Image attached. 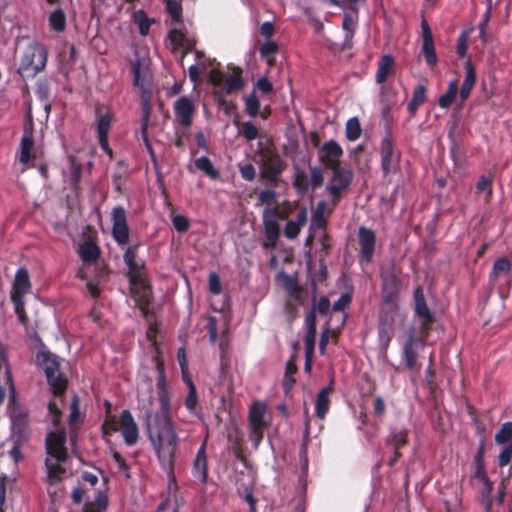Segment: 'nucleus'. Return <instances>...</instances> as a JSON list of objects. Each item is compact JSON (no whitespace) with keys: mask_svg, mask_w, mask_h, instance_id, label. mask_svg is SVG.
I'll list each match as a JSON object with an SVG mask.
<instances>
[{"mask_svg":"<svg viewBox=\"0 0 512 512\" xmlns=\"http://www.w3.org/2000/svg\"><path fill=\"white\" fill-rule=\"evenodd\" d=\"M279 46L276 42L267 41L263 43L260 47V55L262 58H268L269 56H274L278 52Z\"/></svg>","mask_w":512,"mask_h":512,"instance_id":"55","label":"nucleus"},{"mask_svg":"<svg viewBox=\"0 0 512 512\" xmlns=\"http://www.w3.org/2000/svg\"><path fill=\"white\" fill-rule=\"evenodd\" d=\"M457 92H458L457 81L456 80L451 81L449 83L447 91L443 95L440 96V98L438 100V105L443 109L449 108L451 106V104L453 103V101L457 95Z\"/></svg>","mask_w":512,"mask_h":512,"instance_id":"38","label":"nucleus"},{"mask_svg":"<svg viewBox=\"0 0 512 512\" xmlns=\"http://www.w3.org/2000/svg\"><path fill=\"white\" fill-rule=\"evenodd\" d=\"M307 222V209L301 207L297 212V219L295 221L288 220L284 227V236L287 239L293 240L300 234L301 228Z\"/></svg>","mask_w":512,"mask_h":512,"instance_id":"25","label":"nucleus"},{"mask_svg":"<svg viewBox=\"0 0 512 512\" xmlns=\"http://www.w3.org/2000/svg\"><path fill=\"white\" fill-rule=\"evenodd\" d=\"M77 252L85 264L96 263L101 254L100 247L91 239L85 240L81 243Z\"/></svg>","mask_w":512,"mask_h":512,"instance_id":"24","label":"nucleus"},{"mask_svg":"<svg viewBox=\"0 0 512 512\" xmlns=\"http://www.w3.org/2000/svg\"><path fill=\"white\" fill-rule=\"evenodd\" d=\"M242 68L233 67L232 73L225 81V92L230 94L235 91L241 90L245 85V80L242 76Z\"/></svg>","mask_w":512,"mask_h":512,"instance_id":"30","label":"nucleus"},{"mask_svg":"<svg viewBox=\"0 0 512 512\" xmlns=\"http://www.w3.org/2000/svg\"><path fill=\"white\" fill-rule=\"evenodd\" d=\"M398 275L399 271L394 263L381 267V292L384 305L393 306V304H397L401 287V280Z\"/></svg>","mask_w":512,"mask_h":512,"instance_id":"5","label":"nucleus"},{"mask_svg":"<svg viewBox=\"0 0 512 512\" xmlns=\"http://www.w3.org/2000/svg\"><path fill=\"white\" fill-rule=\"evenodd\" d=\"M511 271V262L506 257H500L493 263L489 279L495 282L500 276L508 275Z\"/></svg>","mask_w":512,"mask_h":512,"instance_id":"34","label":"nucleus"},{"mask_svg":"<svg viewBox=\"0 0 512 512\" xmlns=\"http://www.w3.org/2000/svg\"><path fill=\"white\" fill-rule=\"evenodd\" d=\"M358 244H359V263L368 264L372 261L375 246L376 234L375 232L365 226L358 229Z\"/></svg>","mask_w":512,"mask_h":512,"instance_id":"14","label":"nucleus"},{"mask_svg":"<svg viewBox=\"0 0 512 512\" xmlns=\"http://www.w3.org/2000/svg\"><path fill=\"white\" fill-rule=\"evenodd\" d=\"M333 391L332 385L322 388L316 398V416L324 419L330 408V394Z\"/></svg>","mask_w":512,"mask_h":512,"instance_id":"27","label":"nucleus"},{"mask_svg":"<svg viewBox=\"0 0 512 512\" xmlns=\"http://www.w3.org/2000/svg\"><path fill=\"white\" fill-rule=\"evenodd\" d=\"M394 66H395V61H394L393 56L390 54L383 55L378 62V67H377V72H376V77H375L376 82L378 84L384 83L387 80L388 76L392 73Z\"/></svg>","mask_w":512,"mask_h":512,"instance_id":"28","label":"nucleus"},{"mask_svg":"<svg viewBox=\"0 0 512 512\" xmlns=\"http://www.w3.org/2000/svg\"><path fill=\"white\" fill-rule=\"evenodd\" d=\"M173 225L178 232H186L190 227L188 218L184 215H176L173 217Z\"/></svg>","mask_w":512,"mask_h":512,"instance_id":"59","label":"nucleus"},{"mask_svg":"<svg viewBox=\"0 0 512 512\" xmlns=\"http://www.w3.org/2000/svg\"><path fill=\"white\" fill-rule=\"evenodd\" d=\"M332 178L327 186V191L332 197L333 206H337L341 200L342 194L350 187L353 181V172L350 169L338 166L330 169Z\"/></svg>","mask_w":512,"mask_h":512,"instance_id":"7","label":"nucleus"},{"mask_svg":"<svg viewBox=\"0 0 512 512\" xmlns=\"http://www.w3.org/2000/svg\"><path fill=\"white\" fill-rule=\"evenodd\" d=\"M138 247V244L129 246L123 254V260L128 267L130 283L141 288V293L138 296L139 302L147 306L150 304L151 288L145 280L144 263L136 260Z\"/></svg>","mask_w":512,"mask_h":512,"instance_id":"2","label":"nucleus"},{"mask_svg":"<svg viewBox=\"0 0 512 512\" xmlns=\"http://www.w3.org/2000/svg\"><path fill=\"white\" fill-rule=\"evenodd\" d=\"M346 138L349 141H356L362 133V128L357 117L350 118L346 123Z\"/></svg>","mask_w":512,"mask_h":512,"instance_id":"41","label":"nucleus"},{"mask_svg":"<svg viewBox=\"0 0 512 512\" xmlns=\"http://www.w3.org/2000/svg\"><path fill=\"white\" fill-rule=\"evenodd\" d=\"M276 192L273 189H265L258 194V201L260 204L271 205L276 202Z\"/></svg>","mask_w":512,"mask_h":512,"instance_id":"58","label":"nucleus"},{"mask_svg":"<svg viewBox=\"0 0 512 512\" xmlns=\"http://www.w3.org/2000/svg\"><path fill=\"white\" fill-rule=\"evenodd\" d=\"M168 38L173 45L174 49H179L185 45L186 35L185 33L177 28H173L168 33Z\"/></svg>","mask_w":512,"mask_h":512,"instance_id":"47","label":"nucleus"},{"mask_svg":"<svg viewBox=\"0 0 512 512\" xmlns=\"http://www.w3.org/2000/svg\"><path fill=\"white\" fill-rule=\"evenodd\" d=\"M499 444L512 445V422H505L495 436Z\"/></svg>","mask_w":512,"mask_h":512,"instance_id":"44","label":"nucleus"},{"mask_svg":"<svg viewBox=\"0 0 512 512\" xmlns=\"http://www.w3.org/2000/svg\"><path fill=\"white\" fill-rule=\"evenodd\" d=\"M286 169V163L275 151H266L261 158L260 178L276 187L280 175Z\"/></svg>","mask_w":512,"mask_h":512,"instance_id":"6","label":"nucleus"},{"mask_svg":"<svg viewBox=\"0 0 512 512\" xmlns=\"http://www.w3.org/2000/svg\"><path fill=\"white\" fill-rule=\"evenodd\" d=\"M157 328L150 326L147 338L156 348L153 360L158 371L157 395L160 404L161 416H156L153 423L148 424V435L154 447L161 467L166 472L169 482H175V462L179 447V438L174 430L170 416V393L165 380L164 362L160 350L157 348L155 336Z\"/></svg>","mask_w":512,"mask_h":512,"instance_id":"1","label":"nucleus"},{"mask_svg":"<svg viewBox=\"0 0 512 512\" xmlns=\"http://www.w3.org/2000/svg\"><path fill=\"white\" fill-rule=\"evenodd\" d=\"M486 192L485 201L490 202L493 195V178L482 175L476 183V193Z\"/></svg>","mask_w":512,"mask_h":512,"instance_id":"39","label":"nucleus"},{"mask_svg":"<svg viewBox=\"0 0 512 512\" xmlns=\"http://www.w3.org/2000/svg\"><path fill=\"white\" fill-rule=\"evenodd\" d=\"M174 115L176 121L184 128H189L193 123V115L196 112V107L188 96L179 97L173 105Z\"/></svg>","mask_w":512,"mask_h":512,"instance_id":"15","label":"nucleus"},{"mask_svg":"<svg viewBox=\"0 0 512 512\" xmlns=\"http://www.w3.org/2000/svg\"><path fill=\"white\" fill-rule=\"evenodd\" d=\"M435 375H436V373H435L434 367H431V365H428V367L425 370L424 381L430 391H434L436 388Z\"/></svg>","mask_w":512,"mask_h":512,"instance_id":"64","label":"nucleus"},{"mask_svg":"<svg viewBox=\"0 0 512 512\" xmlns=\"http://www.w3.org/2000/svg\"><path fill=\"white\" fill-rule=\"evenodd\" d=\"M240 133L247 141H253L259 135L258 128L250 121L241 123Z\"/></svg>","mask_w":512,"mask_h":512,"instance_id":"51","label":"nucleus"},{"mask_svg":"<svg viewBox=\"0 0 512 512\" xmlns=\"http://www.w3.org/2000/svg\"><path fill=\"white\" fill-rule=\"evenodd\" d=\"M206 446L207 441L204 440L197 451L192 467L193 477L203 485H205L208 481V459L206 454Z\"/></svg>","mask_w":512,"mask_h":512,"instance_id":"19","label":"nucleus"},{"mask_svg":"<svg viewBox=\"0 0 512 512\" xmlns=\"http://www.w3.org/2000/svg\"><path fill=\"white\" fill-rule=\"evenodd\" d=\"M185 407L190 412L195 414V410L198 404V395L196 386L193 381H189L188 383V394L185 398Z\"/></svg>","mask_w":512,"mask_h":512,"instance_id":"42","label":"nucleus"},{"mask_svg":"<svg viewBox=\"0 0 512 512\" xmlns=\"http://www.w3.org/2000/svg\"><path fill=\"white\" fill-rule=\"evenodd\" d=\"M97 125L96 131L98 137H108L112 127L113 116L110 110L105 106H98L96 108Z\"/></svg>","mask_w":512,"mask_h":512,"instance_id":"23","label":"nucleus"},{"mask_svg":"<svg viewBox=\"0 0 512 512\" xmlns=\"http://www.w3.org/2000/svg\"><path fill=\"white\" fill-rule=\"evenodd\" d=\"M80 416L79 398L74 395L70 405L69 424L74 425Z\"/></svg>","mask_w":512,"mask_h":512,"instance_id":"56","label":"nucleus"},{"mask_svg":"<svg viewBox=\"0 0 512 512\" xmlns=\"http://www.w3.org/2000/svg\"><path fill=\"white\" fill-rule=\"evenodd\" d=\"M415 342L416 340L414 335L411 334L403 345L402 357L405 362V366L409 370L420 368V364H418V352L415 347Z\"/></svg>","mask_w":512,"mask_h":512,"instance_id":"26","label":"nucleus"},{"mask_svg":"<svg viewBox=\"0 0 512 512\" xmlns=\"http://www.w3.org/2000/svg\"><path fill=\"white\" fill-rule=\"evenodd\" d=\"M310 186L311 183L308 179L307 173L304 170L297 169L293 177V187L295 188L297 195L304 197Z\"/></svg>","mask_w":512,"mask_h":512,"instance_id":"32","label":"nucleus"},{"mask_svg":"<svg viewBox=\"0 0 512 512\" xmlns=\"http://www.w3.org/2000/svg\"><path fill=\"white\" fill-rule=\"evenodd\" d=\"M209 292L212 295H219L222 292V284L219 275L211 272L208 279Z\"/></svg>","mask_w":512,"mask_h":512,"instance_id":"54","label":"nucleus"},{"mask_svg":"<svg viewBox=\"0 0 512 512\" xmlns=\"http://www.w3.org/2000/svg\"><path fill=\"white\" fill-rule=\"evenodd\" d=\"M49 25L56 32H62L66 27V15L61 8L54 10L49 16Z\"/></svg>","mask_w":512,"mask_h":512,"instance_id":"40","label":"nucleus"},{"mask_svg":"<svg viewBox=\"0 0 512 512\" xmlns=\"http://www.w3.org/2000/svg\"><path fill=\"white\" fill-rule=\"evenodd\" d=\"M409 443V430L407 428L390 427L389 433L385 438L386 446L393 449H402Z\"/></svg>","mask_w":512,"mask_h":512,"instance_id":"22","label":"nucleus"},{"mask_svg":"<svg viewBox=\"0 0 512 512\" xmlns=\"http://www.w3.org/2000/svg\"><path fill=\"white\" fill-rule=\"evenodd\" d=\"M358 10L352 7L349 12H345L342 21V28L345 31V40H351L354 36L357 25Z\"/></svg>","mask_w":512,"mask_h":512,"instance_id":"31","label":"nucleus"},{"mask_svg":"<svg viewBox=\"0 0 512 512\" xmlns=\"http://www.w3.org/2000/svg\"><path fill=\"white\" fill-rule=\"evenodd\" d=\"M112 236L118 245H126L129 241V226L126 211L122 206H116L112 210Z\"/></svg>","mask_w":512,"mask_h":512,"instance_id":"13","label":"nucleus"},{"mask_svg":"<svg viewBox=\"0 0 512 512\" xmlns=\"http://www.w3.org/2000/svg\"><path fill=\"white\" fill-rule=\"evenodd\" d=\"M31 289V282L28 270L26 268H19L16 271L12 290L10 293L11 301L24 300L25 294Z\"/></svg>","mask_w":512,"mask_h":512,"instance_id":"20","label":"nucleus"},{"mask_svg":"<svg viewBox=\"0 0 512 512\" xmlns=\"http://www.w3.org/2000/svg\"><path fill=\"white\" fill-rule=\"evenodd\" d=\"M342 155L343 149L335 140L325 142L319 150V160L327 169L340 166Z\"/></svg>","mask_w":512,"mask_h":512,"instance_id":"17","label":"nucleus"},{"mask_svg":"<svg viewBox=\"0 0 512 512\" xmlns=\"http://www.w3.org/2000/svg\"><path fill=\"white\" fill-rule=\"evenodd\" d=\"M34 122L33 116L30 110L25 115V121L23 126V135L20 143V156L19 161L23 164H28L35 155L32 153L34 147Z\"/></svg>","mask_w":512,"mask_h":512,"instance_id":"11","label":"nucleus"},{"mask_svg":"<svg viewBox=\"0 0 512 512\" xmlns=\"http://www.w3.org/2000/svg\"><path fill=\"white\" fill-rule=\"evenodd\" d=\"M135 22L138 24L139 33L142 36H146L149 33L152 20L147 17L143 10H139L135 13Z\"/></svg>","mask_w":512,"mask_h":512,"instance_id":"45","label":"nucleus"},{"mask_svg":"<svg viewBox=\"0 0 512 512\" xmlns=\"http://www.w3.org/2000/svg\"><path fill=\"white\" fill-rule=\"evenodd\" d=\"M37 360L43 368L47 382L56 397H62L68 385L67 378L59 372L60 363L58 357L50 352H39Z\"/></svg>","mask_w":512,"mask_h":512,"instance_id":"3","label":"nucleus"},{"mask_svg":"<svg viewBox=\"0 0 512 512\" xmlns=\"http://www.w3.org/2000/svg\"><path fill=\"white\" fill-rule=\"evenodd\" d=\"M398 311V305L393 304L392 305H384L381 309L380 316H379V324H378V335L382 342L385 343L387 346L392 337L394 332V322H395V316Z\"/></svg>","mask_w":512,"mask_h":512,"instance_id":"12","label":"nucleus"},{"mask_svg":"<svg viewBox=\"0 0 512 512\" xmlns=\"http://www.w3.org/2000/svg\"><path fill=\"white\" fill-rule=\"evenodd\" d=\"M512 459V445H507L498 456V464L500 467H504L509 464Z\"/></svg>","mask_w":512,"mask_h":512,"instance_id":"63","label":"nucleus"},{"mask_svg":"<svg viewBox=\"0 0 512 512\" xmlns=\"http://www.w3.org/2000/svg\"><path fill=\"white\" fill-rule=\"evenodd\" d=\"M245 110H246V113L252 118L259 115L260 101L255 92L250 93L245 98Z\"/></svg>","mask_w":512,"mask_h":512,"instance_id":"43","label":"nucleus"},{"mask_svg":"<svg viewBox=\"0 0 512 512\" xmlns=\"http://www.w3.org/2000/svg\"><path fill=\"white\" fill-rule=\"evenodd\" d=\"M48 51L43 44L32 43L23 53L18 72L23 77H33L45 69Z\"/></svg>","mask_w":512,"mask_h":512,"instance_id":"4","label":"nucleus"},{"mask_svg":"<svg viewBox=\"0 0 512 512\" xmlns=\"http://www.w3.org/2000/svg\"><path fill=\"white\" fill-rule=\"evenodd\" d=\"M352 302V296L349 293L342 294L337 301L334 302L332 309L335 312L344 311Z\"/></svg>","mask_w":512,"mask_h":512,"instance_id":"57","label":"nucleus"},{"mask_svg":"<svg viewBox=\"0 0 512 512\" xmlns=\"http://www.w3.org/2000/svg\"><path fill=\"white\" fill-rule=\"evenodd\" d=\"M426 91V87L419 84L413 91L411 101L421 106L426 101Z\"/></svg>","mask_w":512,"mask_h":512,"instance_id":"60","label":"nucleus"},{"mask_svg":"<svg viewBox=\"0 0 512 512\" xmlns=\"http://www.w3.org/2000/svg\"><path fill=\"white\" fill-rule=\"evenodd\" d=\"M267 425H249V439L257 448L264 436V430Z\"/></svg>","mask_w":512,"mask_h":512,"instance_id":"48","label":"nucleus"},{"mask_svg":"<svg viewBox=\"0 0 512 512\" xmlns=\"http://www.w3.org/2000/svg\"><path fill=\"white\" fill-rule=\"evenodd\" d=\"M381 169L385 176L396 172L399 165L400 153L394 149V141L390 132H387L380 143Z\"/></svg>","mask_w":512,"mask_h":512,"instance_id":"10","label":"nucleus"},{"mask_svg":"<svg viewBox=\"0 0 512 512\" xmlns=\"http://www.w3.org/2000/svg\"><path fill=\"white\" fill-rule=\"evenodd\" d=\"M119 425L122 430L124 442L128 446H133L137 443L139 437V430L132 413L129 410H123L120 416Z\"/></svg>","mask_w":512,"mask_h":512,"instance_id":"18","label":"nucleus"},{"mask_svg":"<svg viewBox=\"0 0 512 512\" xmlns=\"http://www.w3.org/2000/svg\"><path fill=\"white\" fill-rule=\"evenodd\" d=\"M466 75L465 79L460 88V98L464 102L470 95L475 82H476V73L474 66L471 61H468L465 65Z\"/></svg>","mask_w":512,"mask_h":512,"instance_id":"29","label":"nucleus"},{"mask_svg":"<svg viewBox=\"0 0 512 512\" xmlns=\"http://www.w3.org/2000/svg\"><path fill=\"white\" fill-rule=\"evenodd\" d=\"M12 428L15 432L24 433L27 427V414L20 409L13 408L10 412Z\"/></svg>","mask_w":512,"mask_h":512,"instance_id":"36","label":"nucleus"},{"mask_svg":"<svg viewBox=\"0 0 512 512\" xmlns=\"http://www.w3.org/2000/svg\"><path fill=\"white\" fill-rule=\"evenodd\" d=\"M12 303L14 305V311H15V314L17 315V317H18V321L23 326H27L28 322H29V319H28L27 313L25 311V302H24V300H14V301H12Z\"/></svg>","mask_w":512,"mask_h":512,"instance_id":"53","label":"nucleus"},{"mask_svg":"<svg viewBox=\"0 0 512 512\" xmlns=\"http://www.w3.org/2000/svg\"><path fill=\"white\" fill-rule=\"evenodd\" d=\"M150 120V106L148 103H144L142 107V116H141V138L144 143H148V126Z\"/></svg>","mask_w":512,"mask_h":512,"instance_id":"46","label":"nucleus"},{"mask_svg":"<svg viewBox=\"0 0 512 512\" xmlns=\"http://www.w3.org/2000/svg\"><path fill=\"white\" fill-rule=\"evenodd\" d=\"M66 440L67 436L64 428L49 432L45 439L47 458H53L57 462H65L68 458Z\"/></svg>","mask_w":512,"mask_h":512,"instance_id":"8","label":"nucleus"},{"mask_svg":"<svg viewBox=\"0 0 512 512\" xmlns=\"http://www.w3.org/2000/svg\"><path fill=\"white\" fill-rule=\"evenodd\" d=\"M166 8L173 22L178 23L181 21L182 6L177 0H167Z\"/></svg>","mask_w":512,"mask_h":512,"instance_id":"49","label":"nucleus"},{"mask_svg":"<svg viewBox=\"0 0 512 512\" xmlns=\"http://www.w3.org/2000/svg\"><path fill=\"white\" fill-rule=\"evenodd\" d=\"M287 216V213L279 212L276 208L272 210H265L263 215L264 234L266 238V241L263 244L264 248L272 249L275 247L280 236V226L277 220H284Z\"/></svg>","mask_w":512,"mask_h":512,"instance_id":"9","label":"nucleus"},{"mask_svg":"<svg viewBox=\"0 0 512 512\" xmlns=\"http://www.w3.org/2000/svg\"><path fill=\"white\" fill-rule=\"evenodd\" d=\"M325 209H326V202L319 201L317 203L315 214H314L315 225L319 229H325L326 225H327V221L324 217Z\"/></svg>","mask_w":512,"mask_h":512,"instance_id":"50","label":"nucleus"},{"mask_svg":"<svg viewBox=\"0 0 512 512\" xmlns=\"http://www.w3.org/2000/svg\"><path fill=\"white\" fill-rule=\"evenodd\" d=\"M266 413V404L263 402H254L249 409V425H267L264 421Z\"/></svg>","mask_w":512,"mask_h":512,"instance_id":"33","label":"nucleus"},{"mask_svg":"<svg viewBox=\"0 0 512 512\" xmlns=\"http://www.w3.org/2000/svg\"><path fill=\"white\" fill-rule=\"evenodd\" d=\"M311 187L313 190L320 188L324 183L323 171L319 166H310Z\"/></svg>","mask_w":512,"mask_h":512,"instance_id":"52","label":"nucleus"},{"mask_svg":"<svg viewBox=\"0 0 512 512\" xmlns=\"http://www.w3.org/2000/svg\"><path fill=\"white\" fill-rule=\"evenodd\" d=\"M118 422L116 420V417L109 416L105 419V421L102 424V430L104 434H110L112 432H116L119 429Z\"/></svg>","mask_w":512,"mask_h":512,"instance_id":"61","label":"nucleus"},{"mask_svg":"<svg viewBox=\"0 0 512 512\" xmlns=\"http://www.w3.org/2000/svg\"><path fill=\"white\" fill-rule=\"evenodd\" d=\"M62 462H57L53 458H46L45 466L48 472V480L50 483L61 480L62 475L66 472L61 466Z\"/></svg>","mask_w":512,"mask_h":512,"instance_id":"35","label":"nucleus"},{"mask_svg":"<svg viewBox=\"0 0 512 512\" xmlns=\"http://www.w3.org/2000/svg\"><path fill=\"white\" fill-rule=\"evenodd\" d=\"M421 29L423 38L422 53L425 57L426 63L433 67L437 63V56L435 53L433 35L425 19H423L421 22Z\"/></svg>","mask_w":512,"mask_h":512,"instance_id":"21","label":"nucleus"},{"mask_svg":"<svg viewBox=\"0 0 512 512\" xmlns=\"http://www.w3.org/2000/svg\"><path fill=\"white\" fill-rule=\"evenodd\" d=\"M415 314L421 319V330L427 332L435 322V316L429 309L422 287L414 290Z\"/></svg>","mask_w":512,"mask_h":512,"instance_id":"16","label":"nucleus"},{"mask_svg":"<svg viewBox=\"0 0 512 512\" xmlns=\"http://www.w3.org/2000/svg\"><path fill=\"white\" fill-rule=\"evenodd\" d=\"M256 88L264 95L273 92V85L267 77H261L256 82Z\"/></svg>","mask_w":512,"mask_h":512,"instance_id":"62","label":"nucleus"},{"mask_svg":"<svg viewBox=\"0 0 512 512\" xmlns=\"http://www.w3.org/2000/svg\"><path fill=\"white\" fill-rule=\"evenodd\" d=\"M195 166L211 179H218L220 176L219 171L213 166L211 160L207 156H202L196 159Z\"/></svg>","mask_w":512,"mask_h":512,"instance_id":"37","label":"nucleus"}]
</instances>
